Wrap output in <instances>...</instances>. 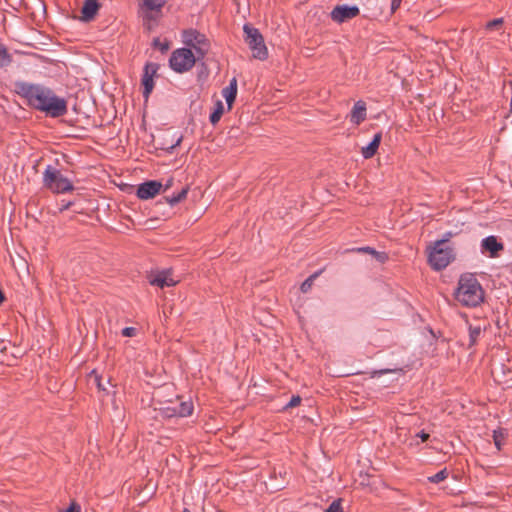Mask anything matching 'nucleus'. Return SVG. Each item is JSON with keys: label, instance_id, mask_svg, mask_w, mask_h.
Instances as JSON below:
<instances>
[{"label": "nucleus", "instance_id": "obj_1", "mask_svg": "<svg viewBox=\"0 0 512 512\" xmlns=\"http://www.w3.org/2000/svg\"><path fill=\"white\" fill-rule=\"evenodd\" d=\"M15 92L25 99L27 104L44 112L47 116L57 118L67 113V102L58 97L50 88L25 81L14 83Z\"/></svg>", "mask_w": 512, "mask_h": 512}, {"label": "nucleus", "instance_id": "obj_2", "mask_svg": "<svg viewBox=\"0 0 512 512\" xmlns=\"http://www.w3.org/2000/svg\"><path fill=\"white\" fill-rule=\"evenodd\" d=\"M455 298L462 305L476 307L484 300V291L473 274H463L458 281Z\"/></svg>", "mask_w": 512, "mask_h": 512}, {"label": "nucleus", "instance_id": "obj_3", "mask_svg": "<svg viewBox=\"0 0 512 512\" xmlns=\"http://www.w3.org/2000/svg\"><path fill=\"white\" fill-rule=\"evenodd\" d=\"M43 184L53 193H66L74 189L72 182L58 169L48 165L43 172Z\"/></svg>", "mask_w": 512, "mask_h": 512}, {"label": "nucleus", "instance_id": "obj_4", "mask_svg": "<svg viewBox=\"0 0 512 512\" xmlns=\"http://www.w3.org/2000/svg\"><path fill=\"white\" fill-rule=\"evenodd\" d=\"M454 258L453 250L447 240L436 241L429 252V263L435 270L447 267Z\"/></svg>", "mask_w": 512, "mask_h": 512}, {"label": "nucleus", "instance_id": "obj_5", "mask_svg": "<svg viewBox=\"0 0 512 512\" xmlns=\"http://www.w3.org/2000/svg\"><path fill=\"white\" fill-rule=\"evenodd\" d=\"M243 31L245 33V41L251 49L253 57L259 60H265L268 56V51L259 30L245 24Z\"/></svg>", "mask_w": 512, "mask_h": 512}, {"label": "nucleus", "instance_id": "obj_6", "mask_svg": "<svg viewBox=\"0 0 512 512\" xmlns=\"http://www.w3.org/2000/svg\"><path fill=\"white\" fill-rule=\"evenodd\" d=\"M196 59H198L197 55L191 49L179 48L172 52L169 65L173 71L184 73L195 65Z\"/></svg>", "mask_w": 512, "mask_h": 512}, {"label": "nucleus", "instance_id": "obj_7", "mask_svg": "<svg viewBox=\"0 0 512 512\" xmlns=\"http://www.w3.org/2000/svg\"><path fill=\"white\" fill-rule=\"evenodd\" d=\"M183 42L196 51L198 59L203 58L209 50V41L206 36L193 29L183 33Z\"/></svg>", "mask_w": 512, "mask_h": 512}, {"label": "nucleus", "instance_id": "obj_8", "mask_svg": "<svg viewBox=\"0 0 512 512\" xmlns=\"http://www.w3.org/2000/svg\"><path fill=\"white\" fill-rule=\"evenodd\" d=\"M164 418L187 417L193 413L194 406L192 401H181L177 403H169L159 408H155Z\"/></svg>", "mask_w": 512, "mask_h": 512}, {"label": "nucleus", "instance_id": "obj_9", "mask_svg": "<svg viewBox=\"0 0 512 512\" xmlns=\"http://www.w3.org/2000/svg\"><path fill=\"white\" fill-rule=\"evenodd\" d=\"M360 13L359 7L356 5H337L331 11V19L337 23H344L352 18H355Z\"/></svg>", "mask_w": 512, "mask_h": 512}, {"label": "nucleus", "instance_id": "obj_10", "mask_svg": "<svg viewBox=\"0 0 512 512\" xmlns=\"http://www.w3.org/2000/svg\"><path fill=\"white\" fill-rule=\"evenodd\" d=\"M158 65L156 63H147L144 67L142 76L143 96L147 99L154 88V76L157 73Z\"/></svg>", "mask_w": 512, "mask_h": 512}, {"label": "nucleus", "instance_id": "obj_11", "mask_svg": "<svg viewBox=\"0 0 512 512\" xmlns=\"http://www.w3.org/2000/svg\"><path fill=\"white\" fill-rule=\"evenodd\" d=\"M162 189V183L156 180L147 181L141 183L138 188L136 195L141 200H148L155 197Z\"/></svg>", "mask_w": 512, "mask_h": 512}, {"label": "nucleus", "instance_id": "obj_12", "mask_svg": "<svg viewBox=\"0 0 512 512\" xmlns=\"http://www.w3.org/2000/svg\"><path fill=\"white\" fill-rule=\"evenodd\" d=\"M149 282L151 285L164 288L174 286L178 282V280H175L171 276V272L169 270H163L157 272L154 276H151L149 278Z\"/></svg>", "mask_w": 512, "mask_h": 512}, {"label": "nucleus", "instance_id": "obj_13", "mask_svg": "<svg viewBox=\"0 0 512 512\" xmlns=\"http://www.w3.org/2000/svg\"><path fill=\"white\" fill-rule=\"evenodd\" d=\"M503 250L502 243L498 242L495 236H488L481 241V252H488L490 257H495L497 253Z\"/></svg>", "mask_w": 512, "mask_h": 512}, {"label": "nucleus", "instance_id": "obj_14", "mask_svg": "<svg viewBox=\"0 0 512 512\" xmlns=\"http://www.w3.org/2000/svg\"><path fill=\"white\" fill-rule=\"evenodd\" d=\"M162 8H151L145 5V1L142 4L143 11V22L144 25L150 30L161 15Z\"/></svg>", "mask_w": 512, "mask_h": 512}, {"label": "nucleus", "instance_id": "obj_15", "mask_svg": "<svg viewBox=\"0 0 512 512\" xmlns=\"http://www.w3.org/2000/svg\"><path fill=\"white\" fill-rule=\"evenodd\" d=\"M99 3L97 0H84L81 8V19L83 21H90L97 14Z\"/></svg>", "mask_w": 512, "mask_h": 512}, {"label": "nucleus", "instance_id": "obj_16", "mask_svg": "<svg viewBox=\"0 0 512 512\" xmlns=\"http://www.w3.org/2000/svg\"><path fill=\"white\" fill-rule=\"evenodd\" d=\"M366 118V104L364 101L359 100L354 104V107L351 111L350 121L353 124H360Z\"/></svg>", "mask_w": 512, "mask_h": 512}, {"label": "nucleus", "instance_id": "obj_17", "mask_svg": "<svg viewBox=\"0 0 512 512\" xmlns=\"http://www.w3.org/2000/svg\"><path fill=\"white\" fill-rule=\"evenodd\" d=\"M237 95V80L232 78L229 85L222 90V96L225 98L228 109L232 108V104Z\"/></svg>", "mask_w": 512, "mask_h": 512}, {"label": "nucleus", "instance_id": "obj_18", "mask_svg": "<svg viewBox=\"0 0 512 512\" xmlns=\"http://www.w3.org/2000/svg\"><path fill=\"white\" fill-rule=\"evenodd\" d=\"M382 135L381 133H376L372 139V141L365 147L362 148V156L365 159H369L373 157L380 145Z\"/></svg>", "mask_w": 512, "mask_h": 512}, {"label": "nucleus", "instance_id": "obj_19", "mask_svg": "<svg viewBox=\"0 0 512 512\" xmlns=\"http://www.w3.org/2000/svg\"><path fill=\"white\" fill-rule=\"evenodd\" d=\"M223 113H224V105H223L222 101L218 100L215 103L214 110L209 117L210 122L213 125L217 124L219 122V120L221 119V116L223 115Z\"/></svg>", "mask_w": 512, "mask_h": 512}, {"label": "nucleus", "instance_id": "obj_20", "mask_svg": "<svg viewBox=\"0 0 512 512\" xmlns=\"http://www.w3.org/2000/svg\"><path fill=\"white\" fill-rule=\"evenodd\" d=\"M11 63V56L6 47L0 44V68L6 67Z\"/></svg>", "mask_w": 512, "mask_h": 512}, {"label": "nucleus", "instance_id": "obj_21", "mask_svg": "<svg viewBox=\"0 0 512 512\" xmlns=\"http://www.w3.org/2000/svg\"><path fill=\"white\" fill-rule=\"evenodd\" d=\"M505 436H506V433L502 429L494 431V433H493V440H494V444H495V446H496V448L498 450L501 449V446L503 444Z\"/></svg>", "mask_w": 512, "mask_h": 512}, {"label": "nucleus", "instance_id": "obj_22", "mask_svg": "<svg viewBox=\"0 0 512 512\" xmlns=\"http://www.w3.org/2000/svg\"><path fill=\"white\" fill-rule=\"evenodd\" d=\"M447 477H448V472H447V469L444 468V469L440 470L439 472H437L436 474H434L433 476L428 477V480L432 483H439V482L445 480Z\"/></svg>", "mask_w": 512, "mask_h": 512}, {"label": "nucleus", "instance_id": "obj_23", "mask_svg": "<svg viewBox=\"0 0 512 512\" xmlns=\"http://www.w3.org/2000/svg\"><path fill=\"white\" fill-rule=\"evenodd\" d=\"M317 276H318V274H317V273H315V274L311 275L310 277H308V278H307V279L302 283V285H301V291H302L303 293H306V292H308V291L311 289V287H312V285H313V282H314V280L316 279V277H317Z\"/></svg>", "mask_w": 512, "mask_h": 512}, {"label": "nucleus", "instance_id": "obj_24", "mask_svg": "<svg viewBox=\"0 0 512 512\" xmlns=\"http://www.w3.org/2000/svg\"><path fill=\"white\" fill-rule=\"evenodd\" d=\"M359 251L370 253V254L374 255L379 261H384V259L386 258L384 253L377 252L376 250H374L371 247H363V248H360Z\"/></svg>", "mask_w": 512, "mask_h": 512}, {"label": "nucleus", "instance_id": "obj_25", "mask_svg": "<svg viewBox=\"0 0 512 512\" xmlns=\"http://www.w3.org/2000/svg\"><path fill=\"white\" fill-rule=\"evenodd\" d=\"M324 512H343L341 500H334Z\"/></svg>", "mask_w": 512, "mask_h": 512}, {"label": "nucleus", "instance_id": "obj_26", "mask_svg": "<svg viewBox=\"0 0 512 512\" xmlns=\"http://www.w3.org/2000/svg\"><path fill=\"white\" fill-rule=\"evenodd\" d=\"M502 24H503V18H496V19L489 21L485 27L487 30H493V29L500 27Z\"/></svg>", "mask_w": 512, "mask_h": 512}, {"label": "nucleus", "instance_id": "obj_27", "mask_svg": "<svg viewBox=\"0 0 512 512\" xmlns=\"http://www.w3.org/2000/svg\"><path fill=\"white\" fill-rule=\"evenodd\" d=\"M166 0H145V5L151 8H162Z\"/></svg>", "mask_w": 512, "mask_h": 512}, {"label": "nucleus", "instance_id": "obj_28", "mask_svg": "<svg viewBox=\"0 0 512 512\" xmlns=\"http://www.w3.org/2000/svg\"><path fill=\"white\" fill-rule=\"evenodd\" d=\"M301 398L299 396H293L290 401L285 405V409L296 407L300 404Z\"/></svg>", "mask_w": 512, "mask_h": 512}, {"label": "nucleus", "instance_id": "obj_29", "mask_svg": "<svg viewBox=\"0 0 512 512\" xmlns=\"http://www.w3.org/2000/svg\"><path fill=\"white\" fill-rule=\"evenodd\" d=\"M480 333H481V329L479 327L470 329V340H471L472 344L475 343V341L479 337Z\"/></svg>", "mask_w": 512, "mask_h": 512}, {"label": "nucleus", "instance_id": "obj_30", "mask_svg": "<svg viewBox=\"0 0 512 512\" xmlns=\"http://www.w3.org/2000/svg\"><path fill=\"white\" fill-rule=\"evenodd\" d=\"M136 334V328L134 327H125L122 330V335L125 337H133Z\"/></svg>", "mask_w": 512, "mask_h": 512}, {"label": "nucleus", "instance_id": "obj_31", "mask_svg": "<svg viewBox=\"0 0 512 512\" xmlns=\"http://www.w3.org/2000/svg\"><path fill=\"white\" fill-rule=\"evenodd\" d=\"M153 45L159 48L162 52L168 50V43H162L159 39L153 41Z\"/></svg>", "mask_w": 512, "mask_h": 512}, {"label": "nucleus", "instance_id": "obj_32", "mask_svg": "<svg viewBox=\"0 0 512 512\" xmlns=\"http://www.w3.org/2000/svg\"><path fill=\"white\" fill-rule=\"evenodd\" d=\"M64 512H81V508L78 504L72 502Z\"/></svg>", "mask_w": 512, "mask_h": 512}, {"label": "nucleus", "instance_id": "obj_33", "mask_svg": "<svg viewBox=\"0 0 512 512\" xmlns=\"http://www.w3.org/2000/svg\"><path fill=\"white\" fill-rule=\"evenodd\" d=\"M167 201H168V203H169L171 206H174V205H176L177 203H179V202H180V201H182V200L179 198L178 194H176V195H173V196H171V197H168V198H167Z\"/></svg>", "mask_w": 512, "mask_h": 512}, {"label": "nucleus", "instance_id": "obj_34", "mask_svg": "<svg viewBox=\"0 0 512 512\" xmlns=\"http://www.w3.org/2000/svg\"><path fill=\"white\" fill-rule=\"evenodd\" d=\"M401 1L402 0H392L391 1V11L392 12H395L400 7Z\"/></svg>", "mask_w": 512, "mask_h": 512}, {"label": "nucleus", "instance_id": "obj_35", "mask_svg": "<svg viewBox=\"0 0 512 512\" xmlns=\"http://www.w3.org/2000/svg\"><path fill=\"white\" fill-rule=\"evenodd\" d=\"M417 436L420 437L423 442L429 439V434L424 431L417 433Z\"/></svg>", "mask_w": 512, "mask_h": 512}, {"label": "nucleus", "instance_id": "obj_36", "mask_svg": "<svg viewBox=\"0 0 512 512\" xmlns=\"http://www.w3.org/2000/svg\"><path fill=\"white\" fill-rule=\"evenodd\" d=\"M187 193H188V188L185 187L183 188L179 193H178V196L181 200L185 199L186 196H187Z\"/></svg>", "mask_w": 512, "mask_h": 512}, {"label": "nucleus", "instance_id": "obj_37", "mask_svg": "<svg viewBox=\"0 0 512 512\" xmlns=\"http://www.w3.org/2000/svg\"><path fill=\"white\" fill-rule=\"evenodd\" d=\"M173 185V180L169 179L165 185H162L163 191H167Z\"/></svg>", "mask_w": 512, "mask_h": 512}, {"label": "nucleus", "instance_id": "obj_38", "mask_svg": "<svg viewBox=\"0 0 512 512\" xmlns=\"http://www.w3.org/2000/svg\"><path fill=\"white\" fill-rule=\"evenodd\" d=\"M393 370H378L373 372V376H381L387 372H392Z\"/></svg>", "mask_w": 512, "mask_h": 512}, {"label": "nucleus", "instance_id": "obj_39", "mask_svg": "<svg viewBox=\"0 0 512 512\" xmlns=\"http://www.w3.org/2000/svg\"><path fill=\"white\" fill-rule=\"evenodd\" d=\"M95 381L97 382V386H98V388H99V389H103V388H102V385H101V383H100V380H99V378H98L97 376L95 377Z\"/></svg>", "mask_w": 512, "mask_h": 512}, {"label": "nucleus", "instance_id": "obj_40", "mask_svg": "<svg viewBox=\"0 0 512 512\" xmlns=\"http://www.w3.org/2000/svg\"><path fill=\"white\" fill-rule=\"evenodd\" d=\"M183 512H191L189 509L185 508Z\"/></svg>", "mask_w": 512, "mask_h": 512}, {"label": "nucleus", "instance_id": "obj_41", "mask_svg": "<svg viewBox=\"0 0 512 512\" xmlns=\"http://www.w3.org/2000/svg\"><path fill=\"white\" fill-rule=\"evenodd\" d=\"M511 113H512V98H511Z\"/></svg>", "mask_w": 512, "mask_h": 512}]
</instances>
